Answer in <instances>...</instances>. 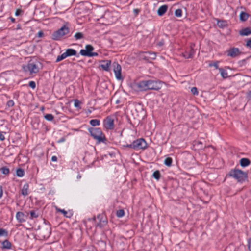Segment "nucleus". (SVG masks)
I'll return each instance as SVG.
<instances>
[{
  "label": "nucleus",
  "instance_id": "obj_1",
  "mask_svg": "<svg viewBox=\"0 0 251 251\" xmlns=\"http://www.w3.org/2000/svg\"><path fill=\"white\" fill-rule=\"evenodd\" d=\"M23 72L27 75L35 76L43 69V64L36 57H32L22 66Z\"/></svg>",
  "mask_w": 251,
  "mask_h": 251
},
{
  "label": "nucleus",
  "instance_id": "obj_2",
  "mask_svg": "<svg viewBox=\"0 0 251 251\" xmlns=\"http://www.w3.org/2000/svg\"><path fill=\"white\" fill-rule=\"evenodd\" d=\"M135 86L138 91H146L149 90H158L162 87V84L160 81L146 80L136 83Z\"/></svg>",
  "mask_w": 251,
  "mask_h": 251
},
{
  "label": "nucleus",
  "instance_id": "obj_3",
  "mask_svg": "<svg viewBox=\"0 0 251 251\" xmlns=\"http://www.w3.org/2000/svg\"><path fill=\"white\" fill-rule=\"evenodd\" d=\"M88 131L91 136L97 141L98 143L106 142L107 139L105 135L100 128L91 127L88 129Z\"/></svg>",
  "mask_w": 251,
  "mask_h": 251
},
{
  "label": "nucleus",
  "instance_id": "obj_4",
  "mask_svg": "<svg viewBox=\"0 0 251 251\" xmlns=\"http://www.w3.org/2000/svg\"><path fill=\"white\" fill-rule=\"evenodd\" d=\"M229 176L234 178L239 182H242L247 178V174L244 172L237 169H234L229 173Z\"/></svg>",
  "mask_w": 251,
  "mask_h": 251
},
{
  "label": "nucleus",
  "instance_id": "obj_5",
  "mask_svg": "<svg viewBox=\"0 0 251 251\" xmlns=\"http://www.w3.org/2000/svg\"><path fill=\"white\" fill-rule=\"evenodd\" d=\"M69 32V29L66 26V25H65L60 29L54 32L51 35V37L53 40H57L62 36L67 34Z\"/></svg>",
  "mask_w": 251,
  "mask_h": 251
},
{
  "label": "nucleus",
  "instance_id": "obj_6",
  "mask_svg": "<svg viewBox=\"0 0 251 251\" xmlns=\"http://www.w3.org/2000/svg\"><path fill=\"white\" fill-rule=\"evenodd\" d=\"M103 126L106 130H113L115 127L114 116H107L103 121Z\"/></svg>",
  "mask_w": 251,
  "mask_h": 251
},
{
  "label": "nucleus",
  "instance_id": "obj_7",
  "mask_svg": "<svg viewBox=\"0 0 251 251\" xmlns=\"http://www.w3.org/2000/svg\"><path fill=\"white\" fill-rule=\"evenodd\" d=\"M134 150H145L148 148V144L143 138L138 139L133 142Z\"/></svg>",
  "mask_w": 251,
  "mask_h": 251
},
{
  "label": "nucleus",
  "instance_id": "obj_8",
  "mask_svg": "<svg viewBox=\"0 0 251 251\" xmlns=\"http://www.w3.org/2000/svg\"><path fill=\"white\" fill-rule=\"evenodd\" d=\"M113 68V72L115 74V77L117 80H123V77L122 76L121 72L122 68L121 65L117 62H114L112 64Z\"/></svg>",
  "mask_w": 251,
  "mask_h": 251
},
{
  "label": "nucleus",
  "instance_id": "obj_9",
  "mask_svg": "<svg viewBox=\"0 0 251 251\" xmlns=\"http://www.w3.org/2000/svg\"><path fill=\"white\" fill-rule=\"evenodd\" d=\"M94 48H86L85 50H81L80 51L81 55L84 56H97L98 54L97 52H93V50Z\"/></svg>",
  "mask_w": 251,
  "mask_h": 251
},
{
  "label": "nucleus",
  "instance_id": "obj_10",
  "mask_svg": "<svg viewBox=\"0 0 251 251\" xmlns=\"http://www.w3.org/2000/svg\"><path fill=\"white\" fill-rule=\"evenodd\" d=\"M97 219L99 222L97 223V226L102 227L107 224V220L103 214H100L97 216Z\"/></svg>",
  "mask_w": 251,
  "mask_h": 251
},
{
  "label": "nucleus",
  "instance_id": "obj_11",
  "mask_svg": "<svg viewBox=\"0 0 251 251\" xmlns=\"http://www.w3.org/2000/svg\"><path fill=\"white\" fill-rule=\"evenodd\" d=\"M101 64L100 67L104 71L109 72L111 66V61L109 60H102L100 61Z\"/></svg>",
  "mask_w": 251,
  "mask_h": 251
},
{
  "label": "nucleus",
  "instance_id": "obj_12",
  "mask_svg": "<svg viewBox=\"0 0 251 251\" xmlns=\"http://www.w3.org/2000/svg\"><path fill=\"white\" fill-rule=\"evenodd\" d=\"M144 58L148 61L154 60L156 58V54L154 52L147 51L143 53Z\"/></svg>",
  "mask_w": 251,
  "mask_h": 251
},
{
  "label": "nucleus",
  "instance_id": "obj_13",
  "mask_svg": "<svg viewBox=\"0 0 251 251\" xmlns=\"http://www.w3.org/2000/svg\"><path fill=\"white\" fill-rule=\"evenodd\" d=\"M227 56L235 57L240 53L238 48H230L227 51Z\"/></svg>",
  "mask_w": 251,
  "mask_h": 251
},
{
  "label": "nucleus",
  "instance_id": "obj_14",
  "mask_svg": "<svg viewBox=\"0 0 251 251\" xmlns=\"http://www.w3.org/2000/svg\"><path fill=\"white\" fill-rule=\"evenodd\" d=\"M26 216L22 212H17L16 214V218L19 223H23L26 221Z\"/></svg>",
  "mask_w": 251,
  "mask_h": 251
},
{
  "label": "nucleus",
  "instance_id": "obj_15",
  "mask_svg": "<svg viewBox=\"0 0 251 251\" xmlns=\"http://www.w3.org/2000/svg\"><path fill=\"white\" fill-rule=\"evenodd\" d=\"M168 8V7L167 5L161 6L157 10V14L160 16H163L166 12Z\"/></svg>",
  "mask_w": 251,
  "mask_h": 251
},
{
  "label": "nucleus",
  "instance_id": "obj_16",
  "mask_svg": "<svg viewBox=\"0 0 251 251\" xmlns=\"http://www.w3.org/2000/svg\"><path fill=\"white\" fill-rule=\"evenodd\" d=\"M57 211L61 212L63 215L67 218H71L73 216V212L72 211H66L64 209H61L60 208H56Z\"/></svg>",
  "mask_w": 251,
  "mask_h": 251
},
{
  "label": "nucleus",
  "instance_id": "obj_17",
  "mask_svg": "<svg viewBox=\"0 0 251 251\" xmlns=\"http://www.w3.org/2000/svg\"><path fill=\"white\" fill-rule=\"evenodd\" d=\"M188 50L183 53V56L186 58H189L193 57L194 51L193 48H188Z\"/></svg>",
  "mask_w": 251,
  "mask_h": 251
},
{
  "label": "nucleus",
  "instance_id": "obj_18",
  "mask_svg": "<svg viewBox=\"0 0 251 251\" xmlns=\"http://www.w3.org/2000/svg\"><path fill=\"white\" fill-rule=\"evenodd\" d=\"M29 185L27 183L25 184L21 190V194L24 197L28 195Z\"/></svg>",
  "mask_w": 251,
  "mask_h": 251
},
{
  "label": "nucleus",
  "instance_id": "obj_19",
  "mask_svg": "<svg viewBox=\"0 0 251 251\" xmlns=\"http://www.w3.org/2000/svg\"><path fill=\"white\" fill-rule=\"evenodd\" d=\"M216 21H217V25L220 28H223L227 25V22L226 20H221L217 19Z\"/></svg>",
  "mask_w": 251,
  "mask_h": 251
},
{
  "label": "nucleus",
  "instance_id": "obj_20",
  "mask_svg": "<svg viewBox=\"0 0 251 251\" xmlns=\"http://www.w3.org/2000/svg\"><path fill=\"white\" fill-rule=\"evenodd\" d=\"M239 34L241 36H248L251 34V29L248 27L245 28L240 31Z\"/></svg>",
  "mask_w": 251,
  "mask_h": 251
},
{
  "label": "nucleus",
  "instance_id": "obj_21",
  "mask_svg": "<svg viewBox=\"0 0 251 251\" xmlns=\"http://www.w3.org/2000/svg\"><path fill=\"white\" fill-rule=\"evenodd\" d=\"M250 161L249 159L246 158H243L240 160V165L242 167H246L249 165Z\"/></svg>",
  "mask_w": 251,
  "mask_h": 251
},
{
  "label": "nucleus",
  "instance_id": "obj_22",
  "mask_svg": "<svg viewBox=\"0 0 251 251\" xmlns=\"http://www.w3.org/2000/svg\"><path fill=\"white\" fill-rule=\"evenodd\" d=\"M2 249H10L11 248L12 244L11 243L7 240H5L2 243Z\"/></svg>",
  "mask_w": 251,
  "mask_h": 251
},
{
  "label": "nucleus",
  "instance_id": "obj_23",
  "mask_svg": "<svg viewBox=\"0 0 251 251\" xmlns=\"http://www.w3.org/2000/svg\"><path fill=\"white\" fill-rule=\"evenodd\" d=\"M249 17V14L244 12H241L240 14V19L242 21H246Z\"/></svg>",
  "mask_w": 251,
  "mask_h": 251
},
{
  "label": "nucleus",
  "instance_id": "obj_24",
  "mask_svg": "<svg viewBox=\"0 0 251 251\" xmlns=\"http://www.w3.org/2000/svg\"><path fill=\"white\" fill-rule=\"evenodd\" d=\"M172 163L173 159L170 157L166 158L164 161V164L168 167H171L172 165Z\"/></svg>",
  "mask_w": 251,
  "mask_h": 251
},
{
  "label": "nucleus",
  "instance_id": "obj_25",
  "mask_svg": "<svg viewBox=\"0 0 251 251\" xmlns=\"http://www.w3.org/2000/svg\"><path fill=\"white\" fill-rule=\"evenodd\" d=\"M30 218L31 219H33L34 218H38L39 216V213L37 211V210H36V211L32 210L30 212Z\"/></svg>",
  "mask_w": 251,
  "mask_h": 251
},
{
  "label": "nucleus",
  "instance_id": "obj_26",
  "mask_svg": "<svg viewBox=\"0 0 251 251\" xmlns=\"http://www.w3.org/2000/svg\"><path fill=\"white\" fill-rule=\"evenodd\" d=\"M66 53L67 56H71L72 55H75L76 53V52L75 50L72 49H68L66 51Z\"/></svg>",
  "mask_w": 251,
  "mask_h": 251
},
{
  "label": "nucleus",
  "instance_id": "obj_27",
  "mask_svg": "<svg viewBox=\"0 0 251 251\" xmlns=\"http://www.w3.org/2000/svg\"><path fill=\"white\" fill-rule=\"evenodd\" d=\"M90 125L93 126H98L100 125V121L98 119H92L90 121Z\"/></svg>",
  "mask_w": 251,
  "mask_h": 251
},
{
  "label": "nucleus",
  "instance_id": "obj_28",
  "mask_svg": "<svg viewBox=\"0 0 251 251\" xmlns=\"http://www.w3.org/2000/svg\"><path fill=\"white\" fill-rule=\"evenodd\" d=\"M0 171L1 172V173L4 174V175H8L10 173V170L9 169L6 167V166H4V167H1L0 169Z\"/></svg>",
  "mask_w": 251,
  "mask_h": 251
},
{
  "label": "nucleus",
  "instance_id": "obj_29",
  "mask_svg": "<svg viewBox=\"0 0 251 251\" xmlns=\"http://www.w3.org/2000/svg\"><path fill=\"white\" fill-rule=\"evenodd\" d=\"M25 175L24 170L22 168H18L16 170V175L17 176L22 177Z\"/></svg>",
  "mask_w": 251,
  "mask_h": 251
},
{
  "label": "nucleus",
  "instance_id": "obj_30",
  "mask_svg": "<svg viewBox=\"0 0 251 251\" xmlns=\"http://www.w3.org/2000/svg\"><path fill=\"white\" fill-rule=\"evenodd\" d=\"M8 231L3 228H0V237H7L8 236Z\"/></svg>",
  "mask_w": 251,
  "mask_h": 251
},
{
  "label": "nucleus",
  "instance_id": "obj_31",
  "mask_svg": "<svg viewBox=\"0 0 251 251\" xmlns=\"http://www.w3.org/2000/svg\"><path fill=\"white\" fill-rule=\"evenodd\" d=\"M67 57H68V56H67L66 52H64V53H62L61 55H58L57 56L56 60V62H60L61 60L65 59Z\"/></svg>",
  "mask_w": 251,
  "mask_h": 251
},
{
  "label": "nucleus",
  "instance_id": "obj_32",
  "mask_svg": "<svg viewBox=\"0 0 251 251\" xmlns=\"http://www.w3.org/2000/svg\"><path fill=\"white\" fill-rule=\"evenodd\" d=\"M219 71H220V72L221 73L222 76L224 78H226L228 77V74H227V72H226V71L224 70L222 68H220Z\"/></svg>",
  "mask_w": 251,
  "mask_h": 251
},
{
  "label": "nucleus",
  "instance_id": "obj_33",
  "mask_svg": "<svg viewBox=\"0 0 251 251\" xmlns=\"http://www.w3.org/2000/svg\"><path fill=\"white\" fill-rule=\"evenodd\" d=\"M74 106L78 109H81V102L77 99H75L74 100Z\"/></svg>",
  "mask_w": 251,
  "mask_h": 251
},
{
  "label": "nucleus",
  "instance_id": "obj_34",
  "mask_svg": "<svg viewBox=\"0 0 251 251\" xmlns=\"http://www.w3.org/2000/svg\"><path fill=\"white\" fill-rule=\"evenodd\" d=\"M125 214V211L123 209H120L117 211L116 216L118 218H122L124 216Z\"/></svg>",
  "mask_w": 251,
  "mask_h": 251
},
{
  "label": "nucleus",
  "instance_id": "obj_35",
  "mask_svg": "<svg viewBox=\"0 0 251 251\" xmlns=\"http://www.w3.org/2000/svg\"><path fill=\"white\" fill-rule=\"evenodd\" d=\"M153 177L156 180H159L160 178V173L158 170L154 172L152 175Z\"/></svg>",
  "mask_w": 251,
  "mask_h": 251
},
{
  "label": "nucleus",
  "instance_id": "obj_36",
  "mask_svg": "<svg viewBox=\"0 0 251 251\" xmlns=\"http://www.w3.org/2000/svg\"><path fill=\"white\" fill-rule=\"evenodd\" d=\"M44 118L47 121H51L53 120L54 116L51 114H47L44 116Z\"/></svg>",
  "mask_w": 251,
  "mask_h": 251
},
{
  "label": "nucleus",
  "instance_id": "obj_37",
  "mask_svg": "<svg viewBox=\"0 0 251 251\" xmlns=\"http://www.w3.org/2000/svg\"><path fill=\"white\" fill-rule=\"evenodd\" d=\"M83 34L81 32H77L75 34L74 37L76 40L81 39L83 38Z\"/></svg>",
  "mask_w": 251,
  "mask_h": 251
},
{
  "label": "nucleus",
  "instance_id": "obj_38",
  "mask_svg": "<svg viewBox=\"0 0 251 251\" xmlns=\"http://www.w3.org/2000/svg\"><path fill=\"white\" fill-rule=\"evenodd\" d=\"M175 16L178 17H180L182 16V10L180 9H177L175 11Z\"/></svg>",
  "mask_w": 251,
  "mask_h": 251
},
{
  "label": "nucleus",
  "instance_id": "obj_39",
  "mask_svg": "<svg viewBox=\"0 0 251 251\" xmlns=\"http://www.w3.org/2000/svg\"><path fill=\"white\" fill-rule=\"evenodd\" d=\"M209 66H213L215 69H217L219 68V62L218 61L211 63L209 64Z\"/></svg>",
  "mask_w": 251,
  "mask_h": 251
},
{
  "label": "nucleus",
  "instance_id": "obj_40",
  "mask_svg": "<svg viewBox=\"0 0 251 251\" xmlns=\"http://www.w3.org/2000/svg\"><path fill=\"white\" fill-rule=\"evenodd\" d=\"M191 92L193 95H197L198 94V91L197 88L195 87L192 88Z\"/></svg>",
  "mask_w": 251,
  "mask_h": 251
},
{
  "label": "nucleus",
  "instance_id": "obj_41",
  "mask_svg": "<svg viewBox=\"0 0 251 251\" xmlns=\"http://www.w3.org/2000/svg\"><path fill=\"white\" fill-rule=\"evenodd\" d=\"M29 86L33 89H34L36 87V83L34 81H31L29 82Z\"/></svg>",
  "mask_w": 251,
  "mask_h": 251
},
{
  "label": "nucleus",
  "instance_id": "obj_42",
  "mask_svg": "<svg viewBox=\"0 0 251 251\" xmlns=\"http://www.w3.org/2000/svg\"><path fill=\"white\" fill-rule=\"evenodd\" d=\"M7 105L8 107H12L14 105V102L12 100H9L7 101Z\"/></svg>",
  "mask_w": 251,
  "mask_h": 251
},
{
  "label": "nucleus",
  "instance_id": "obj_43",
  "mask_svg": "<svg viewBox=\"0 0 251 251\" xmlns=\"http://www.w3.org/2000/svg\"><path fill=\"white\" fill-rule=\"evenodd\" d=\"M248 248L250 251H251V238L248 240Z\"/></svg>",
  "mask_w": 251,
  "mask_h": 251
},
{
  "label": "nucleus",
  "instance_id": "obj_44",
  "mask_svg": "<svg viewBox=\"0 0 251 251\" xmlns=\"http://www.w3.org/2000/svg\"><path fill=\"white\" fill-rule=\"evenodd\" d=\"M22 12H23V11H22V10L18 9H17V10H16V12H15V15H16V16H19V15H21V14Z\"/></svg>",
  "mask_w": 251,
  "mask_h": 251
},
{
  "label": "nucleus",
  "instance_id": "obj_45",
  "mask_svg": "<svg viewBox=\"0 0 251 251\" xmlns=\"http://www.w3.org/2000/svg\"><path fill=\"white\" fill-rule=\"evenodd\" d=\"M124 146L126 147H127V148H131V149H134V146H133V142L132 143V144H127L126 145H124Z\"/></svg>",
  "mask_w": 251,
  "mask_h": 251
},
{
  "label": "nucleus",
  "instance_id": "obj_46",
  "mask_svg": "<svg viewBox=\"0 0 251 251\" xmlns=\"http://www.w3.org/2000/svg\"><path fill=\"white\" fill-rule=\"evenodd\" d=\"M44 34L42 31H39L38 32V37L39 38L43 37L44 36Z\"/></svg>",
  "mask_w": 251,
  "mask_h": 251
},
{
  "label": "nucleus",
  "instance_id": "obj_47",
  "mask_svg": "<svg viewBox=\"0 0 251 251\" xmlns=\"http://www.w3.org/2000/svg\"><path fill=\"white\" fill-rule=\"evenodd\" d=\"M4 140H5L4 135L2 133H0V140L3 141Z\"/></svg>",
  "mask_w": 251,
  "mask_h": 251
},
{
  "label": "nucleus",
  "instance_id": "obj_48",
  "mask_svg": "<svg viewBox=\"0 0 251 251\" xmlns=\"http://www.w3.org/2000/svg\"><path fill=\"white\" fill-rule=\"evenodd\" d=\"M65 140H66L64 137H62L57 141V142L59 143H61L64 142L65 141Z\"/></svg>",
  "mask_w": 251,
  "mask_h": 251
},
{
  "label": "nucleus",
  "instance_id": "obj_49",
  "mask_svg": "<svg viewBox=\"0 0 251 251\" xmlns=\"http://www.w3.org/2000/svg\"><path fill=\"white\" fill-rule=\"evenodd\" d=\"M51 160L52 162H56L57 161V157L56 156H52Z\"/></svg>",
  "mask_w": 251,
  "mask_h": 251
},
{
  "label": "nucleus",
  "instance_id": "obj_50",
  "mask_svg": "<svg viewBox=\"0 0 251 251\" xmlns=\"http://www.w3.org/2000/svg\"><path fill=\"white\" fill-rule=\"evenodd\" d=\"M246 46L249 47H251V40H248L247 41Z\"/></svg>",
  "mask_w": 251,
  "mask_h": 251
},
{
  "label": "nucleus",
  "instance_id": "obj_51",
  "mask_svg": "<svg viewBox=\"0 0 251 251\" xmlns=\"http://www.w3.org/2000/svg\"><path fill=\"white\" fill-rule=\"evenodd\" d=\"M3 196V189L2 186H0V199Z\"/></svg>",
  "mask_w": 251,
  "mask_h": 251
},
{
  "label": "nucleus",
  "instance_id": "obj_52",
  "mask_svg": "<svg viewBox=\"0 0 251 251\" xmlns=\"http://www.w3.org/2000/svg\"><path fill=\"white\" fill-rule=\"evenodd\" d=\"M133 11L136 15H137L140 12V10L138 9H134Z\"/></svg>",
  "mask_w": 251,
  "mask_h": 251
},
{
  "label": "nucleus",
  "instance_id": "obj_53",
  "mask_svg": "<svg viewBox=\"0 0 251 251\" xmlns=\"http://www.w3.org/2000/svg\"><path fill=\"white\" fill-rule=\"evenodd\" d=\"M85 112L87 114H90L92 113V110L90 109H87V110H86Z\"/></svg>",
  "mask_w": 251,
  "mask_h": 251
},
{
  "label": "nucleus",
  "instance_id": "obj_54",
  "mask_svg": "<svg viewBox=\"0 0 251 251\" xmlns=\"http://www.w3.org/2000/svg\"><path fill=\"white\" fill-rule=\"evenodd\" d=\"M85 47H93L92 45H89V44H87V45H85Z\"/></svg>",
  "mask_w": 251,
  "mask_h": 251
},
{
  "label": "nucleus",
  "instance_id": "obj_55",
  "mask_svg": "<svg viewBox=\"0 0 251 251\" xmlns=\"http://www.w3.org/2000/svg\"><path fill=\"white\" fill-rule=\"evenodd\" d=\"M11 21H12V22H15V19H14V18H11Z\"/></svg>",
  "mask_w": 251,
  "mask_h": 251
},
{
  "label": "nucleus",
  "instance_id": "obj_56",
  "mask_svg": "<svg viewBox=\"0 0 251 251\" xmlns=\"http://www.w3.org/2000/svg\"><path fill=\"white\" fill-rule=\"evenodd\" d=\"M158 45L159 46H162L163 44H162L161 42H160L159 44H158Z\"/></svg>",
  "mask_w": 251,
  "mask_h": 251
},
{
  "label": "nucleus",
  "instance_id": "obj_57",
  "mask_svg": "<svg viewBox=\"0 0 251 251\" xmlns=\"http://www.w3.org/2000/svg\"><path fill=\"white\" fill-rule=\"evenodd\" d=\"M249 96H250L251 98V91L249 92Z\"/></svg>",
  "mask_w": 251,
  "mask_h": 251
},
{
  "label": "nucleus",
  "instance_id": "obj_58",
  "mask_svg": "<svg viewBox=\"0 0 251 251\" xmlns=\"http://www.w3.org/2000/svg\"><path fill=\"white\" fill-rule=\"evenodd\" d=\"M118 102H119V100H117L116 101V103H118Z\"/></svg>",
  "mask_w": 251,
  "mask_h": 251
}]
</instances>
